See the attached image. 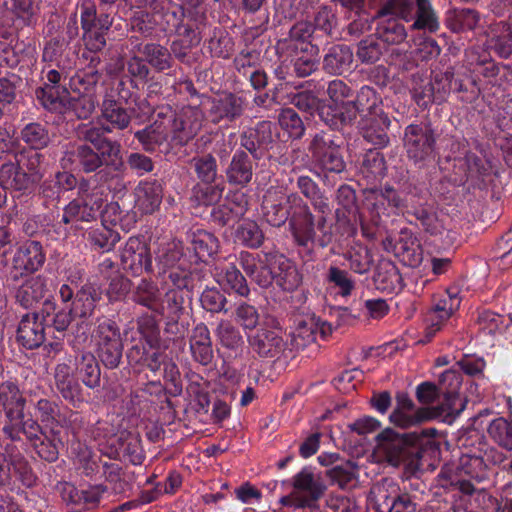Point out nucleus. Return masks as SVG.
Returning <instances> with one entry per match:
<instances>
[{
	"label": "nucleus",
	"instance_id": "obj_1",
	"mask_svg": "<svg viewBox=\"0 0 512 512\" xmlns=\"http://www.w3.org/2000/svg\"><path fill=\"white\" fill-rule=\"evenodd\" d=\"M434 436L435 429L423 430L422 435L416 432L399 433L393 428H385L375 437V451L388 464L394 467L403 465L409 471H416L421 466V459L426 452L424 436Z\"/></svg>",
	"mask_w": 512,
	"mask_h": 512
},
{
	"label": "nucleus",
	"instance_id": "obj_2",
	"mask_svg": "<svg viewBox=\"0 0 512 512\" xmlns=\"http://www.w3.org/2000/svg\"><path fill=\"white\" fill-rule=\"evenodd\" d=\"M62 161L70 164L76 162L85 174L97 172L96 176L101 183L115 181L117 186L125 187L117 175L125 170L122 154H107V151L96 150L89 144H78L65 153Z\"/></svg>",
	"mask_w": 512,
	"mask_h": 512
},
{
	"label": "nucleus",
	"instance_id": "obj_3",
	"mask_svg": "<svg viewBox=\"0 0 512 512\" xmlns=\"http://www.w3.org/2000/svg\"><path fill=\"white\" fill-rule=\"evenodd\" d=\"M289 229L296 245L303 248L313 245L326 248L334 240L328 219L324 215H314L306 203H299L292 208Z\"/></svg>",
	"mask_w": 512,
	"mask_h": 512
},
{
	"label": "nucleus",
	"instance_id": "obj_4",
	"mask_svg": "<svg viewBox=\"0 0 512 512\" xmlns=\"http://www.w3.org/2000/svg\"><path fill=\"white\" fill-rule=\"evenodd\" d=\"M437 135L429 124H410L404 132V148L409 160L421 167L435 158Z\"/></svg>",
	"mask_w": 512,
	"mask_h": 512
},
{
	"label": "nucleus",
	"instance_id": "obj_5",
	"mask_svg": "<svg viewBox=\"0 0 512 512\" xmlns=\"http://www.w3.org/2000/svg\"><path fill=\"white\" fill-rule=\"evenodd\" d=\"M342 145L343 141L340 138L331 137L327 132L320 131L312 137L308 151L322 170L341 173L346 169Z\"/></svg>",
	"mask_w": 512,
	"mask_h": 512
},
{
	"label": "nucleus",
	"instance_id": "obj_6",
	"mask_svg": "<svg viewBox=\"0 0 512 512\" xmlns=\"http://www.w3.org/2000/svg\"><path fill=\"white\" fill-rule=\"evenodd\" d=\"M302 199L294 193L287 194L282 187L271 186L263 195L261 211L264 220L273 227H281L290 222L292 208Z\"/></svg>",
	"mask_w": 512,
	"mask_h": 512
},
{
	"label": "nucleus",
	"instance_id": "obj_7",
	"mask_svg": "<svg viewBox=\"0 0 512 512\" xmlns=\"http://www.w3.org/2000/svg\"><path fill=\"white\" fill-rule=\"evenodd\" d=\"M293 492L290 497L295 508L317 509L318 501L325 495L327 486L320 475L303 468L292 479Z\"/></svg>",
	"mask_w": 512,
	"mask_h": 512
},
{
	"label": "nucleus",
	"instance_id": "obj_8",
	"mask_svg": "<svg viewBox=\"0 0 512 512\" xmlns=\"http://www.w3.org/2000/svg\"><path fill=\"white\" fill-rule=\"evenodd\" d=\"M327 95L331 103L324 102L319 109L320 120L334 131H342L344 107L353 96V89L343 80L334 79L328 83Z\"/></svg>",
	"mask_w": 512,
	"mask_h": 512
},
{
	"label": "nucleus",
	"instance_id": "obj_9",
	"mask_svg": "<svg viewBox=\"0 0 512 512\" xmlns=\"http://www.w3.org/2000/svg\"><path fill=\"white\" fill-rule=\"evenodd\" d=\"M200 104L186 105L178 110L168 129V135L173 146H185L201 131L204 113Z\"/></svg>",
	"mask_w": 512,
	"mask_h": 512
},
{
	"label": "nucleus",
	"instance_id": "obj_10",
	"mask_svg": "<svg viewBox=\"0 0 512 512\" xmlns=\"http://www.w3.org/2000/svg\"><path fill=\"white\" fill-rule=\"evenodd\" d=\"M462 376L455 370H446L440 377L439 389L443 395L442 402L432 407L438 418L451 423L464 409L465 403L459 394Z\"/></svg>",
	"mask_w": 512,
	"mask_h": 512
},
{
	"label": "nucleus",
	"instance_id": "obj_11",
	"mask_svg": "<svg viewBox=\"0 0 512 512\" xmlns=\"http://www.w3.org/2000/svg\"><path fill=\"white\" fill-rule=\"evenodd\" d=\"M370 493L374 496L377 510L384 506L388 508V512H420L417 496L401 491L389 479H383L374 485Z\"/></svg>",
	"mask_w": 512,
	"mask_h": 512
},
{
	"label": "nucleus",
	"instance_id": "obj_12",
	"mask_svg": "<svg viewBox=\"0 0 512 512\" xmlns=\"http://www.w3.org/2000/svg\"><path fill=\"white\" fill-rule=\"evenodd\" d=\"M279 252L276 250L260 251L253 254L242 251L239 260L244 272L261 288H269L274 282Z\"/></svg>",
	"mask_w": 512,
	"mask_h": 512
},
{
	"label": "nucleus",
	"instance_id": "obj_13",
	"mask_svg": "<svg viewBox=\"0 0 512 512\" xmlns=\"http://www.w3.org/2000/svg\"><path fill=\"white\" fill-rule=\"evenodd\" d=\"M80 21L86 49L91 52L101 51L106 46V35L112 26V18L108 14L97 16L94 5L83 3Z\"/></svg>",
	"mask_w": 512,
	"mask_h": 512
},
{
	"label": "nucleus",
	"instance_id": "obj_14",
	"mask_svg": "<svg viewBox=\"0 0 512 512\" xmlns=\"http://www.w3.org/2000/svg\"><path fill=\"white\" fill-rule=\"evenodd\" d=\"M208 104V116L211 123H234L241 119L248 105L245 97L232 91H222L215 96H203Z\"/></svg>",
	"mask_w": 512,
	"mask_h": 512
},
{
	"label": "nucleus",
	"instance_id": "obj_15",
	"mask_svg": "<svg viewBox=\"0 0 512 512\" xmlns=\"http://www.w3.org/2000/svg\"><path fill=\"white\" fill-rule=\"evenodd\" d=\"M333 331L332 325L319 318H310L299 322L295 331L291 334V341L288 343L289 358H293L295 353L309 352L317 349L318 335L325 339L331 335Z\"/></svg>",
	"mask_w": 512,
	"mask_h": 512
},
{
	"label": "nucleus",
	"instance_id": "obj_16",
	"mask_svg": "<svg viewBox=\"0 0 512 512\" xmlns=\"http://www.w3.org/2000/svg\"><path fill=\"white\" fill-rule=\"evenodd\" d=\"M438 418L432 407L417 408L407 392H397L395 406L389 415V421L395 427L407 429L427 420Z\"/></svg>",
	"mask_w": 512,
	"mask_h": 512
},
{
	"label": "nucleus",
	"instance_id": "obj_17",
	"mask_svg": "<svg viewBox=\"0 0 512 512\" xmlns=\"http://www.w3.org/2000/svg\"><path fill=\"white\" fill-rule=\"evenodd\" d=\"M190 297L185 295L181 290H168L164 295L163 305L160 304V313L166 319L164 331L171 335L183 334L189 326L184 321L187 315L186 302Z\"/></svg>",
	"mask_w": 512,
	"mask_h": 512
},
{
	"label": "nucleus",
	"instance_id": "obj_18",
	"mask_svg": "<svg viewBox=\"0 0 512 512\" xmlns=\"http://www.w3.org/2000/svg\"><path fill=\"white\" fill-rule=\"evenodd\" d=\"M44 262L45 254L41 243L35 240L26 241L14 253L10 279L19 281L22 276L38 271Z\"/></svg>",
	"mask_w": 512,
	"mask_h": 512
},
{
	"label": "nucleus",
	"instance_id": "obj_19",
	"mask_svg": "<svg viewBox=\"0 0 512 512\" xmlns=\"http://www.w3.org/2000/svg\"><path fill=\"white\" fill-rule=\"evenodd\" d=\"M42 73L45 74L46 82L43 87L36 89V96L41 104L49 111H56L63 97L69 96L66 81L71 76L65 75L56 69L44 67Z\"/></svg>",
	"mask_w": 512,
	"mask_h": 512
},
{
	"label": "nucleus",
	"instance_id": "obj_20",
	"mask_svg": "<svg viewBox=\"0 0 512 512\" xmlns=\"http://www.w3.org/2000/svg\"><path fill=\"white\" fill-rule=\"evenodd\" d=\"M252 350L261 358L279 360L289 358L288 342L276 331L259 329L249 337Z\"/></svg>",
	"mask_w": 512,
	"mask_h": 512
},
{
	"label": "nucleus",
	"instance_id": "obj_21",
	"mask_svg": "<svg viewBox=\"0 0 512 512\" xmlns=\"http://www.w3.org/2000/svg\"><path fill=\"white\" fill-rule=\"evenodd\" d=\"M191 18L192 14L183 5H179V10L169 14L159 30L165 34L174 32L177 39L197 47L202 40L201 31L196 23L191 22Z\"/></svg>",
	"mask_w": 512,
	"mask_h": 512
},
{
	"label": "nucleus",
	"instance_id": "obj_22",
	"mask_svg": "<svg viewBox=\"0 0 512 512\" xmlns=\"http://www.w3.org/2000/svg\"><path fill=\"white\" fill-rule=\"evenodd\" d=\"M241 150L246 151L254 161H259L273 142L270 121H261L254 128L249 127L239 136Z\"/></svg>",
	"mask_w": 512,
	"mask_h": 512
},
{
	"label": "nucleus",
	"instance_id": "obj_23",
	"mask_svg": "<svg viewBox=\"0 0 512 512\" xmlns=\"http://www.w3.org/2000/svg\"><path fill=\"white\" fill-rule=\"evenodd\" d=\"M344 109V115L342 120L344 122V128L353 125L357 119V115H376L383 113L384 110L381 106V101L376 91L369 87L363 86L358 92L356 98L349 101Z\"/></svg>",
	"mask_w": 512,
	"mask_h": 512
},
{
	"label": "nucleus",
	"instance_id": "obj_24",
	"mask_svg": "<svg viewBox=\"0 0 512 512\" xmlns=\"http://www.w3.org/2000/svg\"><path fill=\"white\" fill-rule=\"evenodd\" d=\"M121 263L125 270H130L135 275H140L143 271L153 272L150 250L139 237H130L127 240L121 252Z\"/></svg>",
	"mask_w": 512,
	"mask_h": 512
},
{
	"label": "nucleus",
	"instance_id": "obj_25",
	"mask_svg": "<svg viewBox=\"0 0 512 512\" xmlns=\"http://www.w3.org/2000/svg\"><path fill=\"white\" fill-rule=\"evenodd\" d=\"M390 124L391 120L385 112L372 116L363 115L359 121L360 134L374 148L382 149L390 142L388 134Z\"/></svg>",
	"mask_w": 512,
	"mask_h": 512
},
{
	"label": "nucleus",
	"instance_id": "obj_26",
	"mask_svg": "<svg viewBox=\"0 0 512 512\" xmlns=\"http://www.w3.org/2000/svg\"><path fill=\"white\" fill-rule=\"evenodd\" d=\"M101 207L102 198L93 194L79 195L65 206L61 221L64 224L94 221Z\"/></svg>",
	"mask_w": 512,
	"mask_h": 512
},
{
	"label": "nucleus",
	"instance_id": "obj_27",
	"mask_svg": "<svg viewBox=\"0 0 512 512\" xmlns=\"http://www.w3.org/2000/svg\"><path fill=\"white\" fill-rule=\"evenodd\" d=\"M146 345L148 344L142 339H132L126 351L127 363L138 372L144 368L157 372L164 362V355L160 350L149 352Z\"/></svg>",
	"mask_w": 512,
	"mask_h": 512
},
{
	"label": "nucleus",
	"instance_id": "obj_28",
	"mask_svg": "<svg viewBox=\"0 0 512 512\" xmlns=\"http://www.w3.org/2000/svg\"><path fill=\"white\" fill-rule=\"evenodd\" d=\"M45 329L44 322L38 320V314L27 313L18 324L16 340L25 349H36L46 339Z\"/></svg>",
	"mask_w": 512,
	"mask_h": 512
},
{
	"label": "nucleus",
	"instance_id": "obj_29",
	"mask_svg": "<svg viewBox=\"0 0 512 512\" xmlns=\"http://www.w3.org/2000/svg\"><path fill=\"white\" fill-rule=\"evenodd\" d=\"M49 293L47 279L42 275L32 276L18 287L15 300L25 309H34L43 299H47Z\"/></svg>",
	"mask_w": 512,
	"mask_h": 512
},
{
	"label": "nucleus",
	"instance_id": "obj_30",
	"mask_svg": "<svg viewBox=\"0 0 512 512\" xmlns=\"http://www.w3.org/2000/svg\"><path fill=\"white\" fill-rule=\"evenodd\" d=\"M134 114V107H124L123 103L116 100L113 95H105L101 104V116L108 123L111 131L127 129Z\"/></svg>",
	"mask_w": 512,
	"mask_h": 512
},
{
	"label": "nucleus",
	"instance_id": "obj_31",
	"mask_svg": "<svg viewBox=\"0 0 512 512\" xmlns=\"http://www.w3.org/2000/svg\"><path fill=\"white\" fill-rule=\"evenodd\" d=\"M257 161L244 150H237L226 169V179L231 185L247 186L253 179Z\"/></svg>",
	"mask_w": 512,
	"mask_h": 512
},
{
	"label": "nucleus",
	"instance_id": "obj_32",
	"mask_svg": "<svg viewBox=\"0 0 512 512\" xmlns=\"http://www.w3.org/2000/svg\"><path fill=\"white\" fill-rule=\"evenodd\" d=\"M111 128L109 125L86 126L80 127L77 131L78 138L84 141V144H89L96 150H105L107 154H122V146L116 140H111L105 136L106 133H110Z\"/></svg>",
	"mask_w": 512,
	"mask_h": 512
},
{
	"label": "nucleus",
	"instance_id": "obj_33",
	"mask_svg": "<svg viewBox=\"0 0 512 512\" xmlns=\"http://www.w3.org/2000/svg\"><path fill=\"white\" fill-rule=\"evenodd\" d=\"M454 168L459 171V177L456 180L464 184L469 180H482L489 175L491 165L475 153L467 152L464 157L455 160Z\"/></svg>",
	"mask_w": 512,
	"mask_h": 512
},
{
	"label": "nucleus",
	"instance_id": "obj_34",
	"mask_svg": "<svg viewBox=\"0 0 512 512\" xmlns=\"http://www.w3.org/2000/svg\"><path fill=\"white\" fill-rule=\"evenodd\" d=\"M395 256L406 266L417 267L422 263L423 250L420 242L410 231L402 229L395 242Z\"/></svg>",
	"mask_w": 512,
	"mask_h": 512
},
{
	"label": "nucleus",
	"instance_id": "obj_35",
	"mask_svg": "<svg viewBox=\"0 0 512 512\" xmlns=\"http://www.w3.org/2000/svg\"><path fill=\"white\" fill-rule=\"evenodd\" d=\"M136 49L145 57L147 63L158 73L169 72L175 67V61L169 48L158 42L139 43Z\"/></svg>",
	"mask_w": 512,
	"mask_h": 512
},
{
	"label": "nucleus",
	"instance_id": "obj_36",
	"mask_svg": "<svg viewBox=\"0 0 512 512\" xmlns=\"http://www.w3.org/2000/svg\"><path fill=\"white\" fill-rule=\"evenodd\" d=\"M54 380L56 389L62 398L73 406H75L76 402L81 401V386L68 364L60 363L55 367Z\"/></svg>",
	"mask_w": 512,
	"mask_h": 512
},
{
	"label": "nucleus",
	"instance_id": "obj_37",
	"mask_svg": "<svg viewBox=\"0 0 512 512\" xmlns=\"http://www.w3.org/2000/svg\"><path fill=\"white\" fill-rule=\"evenodd\" d=\"M0 184L4 188L23 193H30L36 186L25 172L18 169L17 163L12 161L1 165Z\"/></svg>",
	"mask_w": 512,
	"mask_h": 512
},
{
	"label": "nucleus",
	"instance_id": "obj_38",
	"mask_svg": "<svg viewBox=\"0 0 512 512\" xmlns=\"http://www.w3.org/2000/svg\"><path fill=\"white\" fill-rule=\"evenodd\" d=\"M276 269L274 281L283 291L293 292L301 285L302 274L296 265L281 253L278 256Z\"/></svg>",
	"mask_w": 512,
	"mask_h": 512
},
{
	"label": "nucleus",
	"instance_id": "obj_39",
	"mask_svg": "<svg viewBox=\"0 0 512 512\" xmlns=\"http://www.w3.org/2000/svg\"><path fill=\"white\" fill-rule=\"evenodd\" d=\"M374 283L377 289L392 293L401 290L403 280L396 265L390 260H380L375 271Z\"/></svg>",
	"mask_w": 512,
	"mask_h": 512
},
{
	"label": "nucleus",
	"instance_id": "obj_40",
	"mask_svg": "<svg viewBox=\"0 0 512 512\" xmlns=\"http://www.w3.org/2000/svg\"><path fill=\"white\" fill-rule=\"evenodd\" d=\"M353 61V53L349 46L336 44L330 47L323 58V70L330 75H341Z\"/></svg>",
	"mask_w": 512,
	"mask_h": 512
},
{
	"label": "nucleus",
	"instance_id": "obj_41",
	"mask_svg": "<svg viewBox=\"0 0 512 512\" xmlns=\"http://www.w3.org/2000/svg\"><path fill=\"white\" fill-rule=\"evenodd\" d=\"M276 54L279 57H292L299 53L310 56H319L320 49L313 42H305L296 35L288 32L287 37L279 39L275 46Z\"/></svg>",
	"mask_w": 512,
	"mask_h": 512
},
{
	"label": "nucleus",
	"instance_id": "obj_42",
	"mask_svg": "<svg viewBox=\"0 0 512 512\" xmlns=\"http://www.w3.org/2000/svg\"><path fill=\"white\" fill-rule=\"evenodd\" d=\"M96 107L95 97L92 94L81 93L77 97L66 96L61 99L59 108L55 112L70 111L78 119H88Z\"/></svg>",
	"mask_w": 512,
	"mask_h": 512
},
{
	"label": "nucleus",
	"instance_id": "obj_43",
	"mask_svg": "<svg viewBox=\"0 0 512 512\" xmlns=\"http://www.w3.org/2000/svg\"><path fill=\"white\" fill-rule=\"evenodd\" d=\"M99 299L100 294L97 292L96 288L91 284H86L77 291L70 308L75 317L85 319L93 314Z\"/></svg>",
	"mask_w": 512,
	"mask_h": 512
},
{
	"label": "nucleus",
	"instance_id": "obj_44",
	"mask_svg": "<svg viewBox=\"0 0 512 512\" xmlns=\"http://www.w3.org/2000/svg\"><path fill=\"white\" fill-rule=\"evenodd\" d=\"M380 149H369L363 155L360 166V173L369 183L381 179L385 175L386 161Z\"/></svg>",
	"mask_w": 512,
	"mask_h": 512
},
{
	"label": "nucleus",
	"instance_id": "obj_45",
	"mask_svg": "<svg viewBox=\"0 0 512 512\" xmlns=\"http://www.w3.org/2000/svg\"><path fill=\"white\" fill-rule=\"evenodd\" d=\"M134 138L139 142L144 151L154 152L167 142L169 135L167 129L160 127L158 124L151 123L145 128L134 132Z\"/></svg>",
	"mask_w": 512,
	"mask_h": 512
},
{
	"label": "nucleus",
	"instance_id": "obj_46",
	"mask_svg": "<svg viewBox=\"0 0 512 512\" xmlns=\"http://www.w3.org/2000/svg\"><path fill=\"white\" fill-rule=\"evenodd\" d=\"M415 0H386L380 8V16L394 15L406 22L419 20L418 6Z\"/></svg>",
	"mask_w": 512,
	"mask_h": 512
},
{
	"label": "nucleus",
	"instance_id": "obj_47",
	"mask_svg": "<svg viewBox=\"0 0 512 512\" xmlns=\"http://www.w3.org/2000/svg\"><path fill=\"white\" fill-rule=\"evenodd\" d=\"M191 245L195 256L205 262L218 252L219 241L214 234L205 230H197L192 234Z\"/></svg>",
	"mask_w": 512,
	"mask_h": 512
},
{
	"label": "nucleus",
	"instance_id": "obj_48",
	"mask_svg": "<svg viewBox=\"0 0 512 512\" xmlns=\"http://www.w3.org/2000/svg\"><path fill=\"white\" fill-rule=\"evenodd\" d=\"M78 468L89 477L100 472L102 466L101 456L95 453L86 444L78 442L73 448Z\"/></svg>",
	"mask_w": 512,
	"mask_h": 512
},
{
	"label": "nucleus",
	"instance_id": "obj_49",
	"mask_svg": "<svg viewBox=\"0 0 512 512\" xmlns=\"http://www.w3.org/2000/svg\"><path fill=\"white\" fill-rule=\"evenodd\" d=\"M136 325L137 331L142 336L141 339L148 344L150 349L160 350V328L156 317L152 314L145 313L137 318Z\"/></svg>",
	"mask_w": 512,
	"mask_h": 512
},
{
	"label": "nucleus",
	"instance_id": "obj_50",
	"mask_svg": "<svg viewBox=\"0 0 512 512\" xmlns=\"http://www.w3.org/2000/svg\"><path fill=\"white\" fill-rule=\"evenodd\" d=\"M223 193V187L214 183H196L190 194V201L196 206H211L217 204Z\"/></svg>",
	"mask_w": 512,
	"mask_h": 512
},
{
	"label": "nucleus",
	"instance_id": "obj_51",
	"mask_svg": "<svg viewBox=\"0 0 512 512\" xmlns=\"http://www.w3.org/2000/svg\"><path fill=\"white\" fill-rule=\"evenodd\" d=\"M278 123L292 140H300L305 135V124L293 108H282L278 115Z\"/></svg>",
	"mask_w": 512,
	"mask_h": 512
},
{
	"label": "nucleus",
	"instance_id": "obj_52",
	"mask_svg": "<svg viewBox=\"0 0 512 512\" xmlns=\"http://www.w3.org/2000/svg\"><path fill=\"white\" fill-rule=\"evenodd\" d=\"M189 165L200 182L215 183L218 175V166L212 154L194 156L189 160Z\"/></svg>",
	"mask_w": 512,
	"mask_h": 512
},
{
	"label": "nucleus",
	"instance_id": "obj_53",
	"mask_svg": "<svg viewBox=\"0 0 512 512\" xmlns=\"http://www.w3.org/2000/svg\"><path fill=\"white\" fill-rule=\"evenodd\" d=\"M160 296V291L155 284L142 280L134 291L133 299L137 304L155 313H164L160 311Z\"/></svg>",
	"mask_w": 512,
	"mask_h": 512
},
{
	"label": "nucleus",
	"instance_id": "obj_54",
	"mask_svg": "<svg viewBox=\"0 0 512 512\" xmlns=\"http://www.w3.org/2000/svg\"><path fill=\"white\" fill-rule=\"evenodd\" d=\"M487 433L492 441L506 451H512V422L498 417L490 422Z\"/></svg>",
	"mask_w": 512,
	"mask_h": 512
},
{
	"label": "nucleus",
	"instance_id": "obj_55",
	"mask_svg": "<svg viewBox=\"0 0 512 512\" xmlns=\"http://www.w3.org/2000/svg\"><path fill=\"white\" fill-rule=\"evenodd\" d=\"M43 155L36 151H21L15 155V162L18 169L29 176L31 181L37 185L42 179L40 170Z\"/></svg>",
	"mask_w": 512,
	"mask_h": 512
},
{
	"label": "nucleus",
	"instance_id": "obj_56",
	"mask_svg": "<svg viewBox=\"0 0 512 512\" xmlns=\"http://www.w3.org/2000/svg\"><path fill=\"white\" fill-rule=\"evenodd\" d=\"M21 139L32 149L40 150L48 146L50 142L49 132L40 123H29L21 131Z\"/></svg>",
	"mask_w": 512,
	"mask_h": 512
},
{
	"label": "nucleus",
	"instance_id": "obj_57",
	"mask_svg": "<svg viewBox=\"0 0 512 512\" xmlns=\"http://www.w3.org/2000/svg\"><path fill=\"white\" fill-rule=\"evenodd\" d=\"M246 207L235 202H226L214 207L211 212V219L220 227L227 226L237 221L244 215Z\"/></svg>",
	"mask_w": 512,
	"mask_h": 512
},
{
	"label": "nucleus",
	"instance_id": "obj_58",
	"mask_svg": "<svg viewBox=\"0 0 512 512\" xmlns=\"http://www.w3.org/2000/svg\"><path fill=\"white\" fill-rule=\"evenodd\" d=\"M78 369L81 380L86 387L93 389L100 385V366L97 359L92 354L82 355Z\"/></svg>",
	"mask_w": 512,
	"mask_h": 512
},
{
	"label": "nucleus",
	"instance_id": "obj_59",
	"mask_svg": "<svg viewBox=\"0 0 512 512\" xmlns=\"http://www.w3.org/2000/svg\"><path fill=\"white\" fill-rule=\"evenodd\" d=\"M96 346H106L122 343L120 328L117 323L111 319L104 318L98 321L95 330Z\"/></svg>",
	"mask_w": 512,
	"mask_h": 512
},
{
	"label": "nucleus",
	"instance_id": "obj_60",
	"mask_svg": "<svg viewBox=\"0 0 512 512\" xmlns=\"http://www.w3.org/2000/svg\"><path fill=\"white\" fill-rule=\"evenodd\" d=\"M129 8H148V14L153 19L154 24L161 28V24L166 21L169 14H175L177 11L170 10L169 7L164 5L163 0H129Z\"/></svg>",
	"mask_w": 512,
	"mask_h": 512
},
{
	"label": "nucleus",
	"instance_id": "obj_61",
	"mask_svg": "<svg viewBox=\"0 0 512 512\" xmlns=\"http://www.w3.org/2000/svg\"><path fill=\"white\" fill-rule=\"evenodd\" d=\"M328 284L339 289V294L343 297L350 296L355 288V282L348 271L337 266H330L325 276Z\"/></svg>",
	"mask_w": 512,
	"mask_h": 512
},
{
	"label": "nucleus",
	"instance_id": "obj_62",
	"mask_svg": "<svg viewBox=\"0 0 512 512\" xmlns=\"http://www.w3.org/2000/svg\"><path fill=\"white\" fill-rule=\"evenodd\" d=\"M237 238L249 248H258L263 244L264 233L255 221L242 223L236 231Z\"/></svg>",
	"mask_w": 512,
	"mask_h": 512
},
{
	"label": "nucleus",
	"instance_id": "obj_63",
	"mask_svg": "<svg viewBox=\"0 0 512 512\" xmlns=\"http://www.w3.org/2000/svg\"><path fill=\"white\" fill-rule=\"evenodd\" d=\"M88 240L94 248L108 252L119 242L120 235L118 232L102 225L101 228L89 232Z\"/></svg>",
	"mask_w": 512,
	"mask_h": 512
},
{
	"label": "nucleus",
	"instance_id": "obj_64",
	"mask_svg": "<svg viewBox=\"0 0 512 512\" xmlns=\"http://www.w3.org/2000/svg\"><path fill=\"white\" fill-rule=\"evenodd\" d=\"M378 38L391 45L402 43L407 36L405 27L396 20H388L386 23L379 25L376 29Z\"/></svg>",
	"mask_w": 512,
	"mask_h": 512
}]
</instances>
